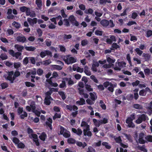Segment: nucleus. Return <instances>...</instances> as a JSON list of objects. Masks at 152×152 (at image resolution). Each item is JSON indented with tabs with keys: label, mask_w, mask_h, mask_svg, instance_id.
Masks as SVG:
<instances>
[{
	"label": "nucleus",
	"mask_w": 152,
	"mask_h": 152,
	"mask_svg": "<svg viewBox=\"0 0 152 152\" xmlns=\"http://www.w3.org/2000/svg\"><path fill=\"white\" fill-rule=\"evenodd\" d=\"M62 135L66 138H69L70 136L69 131L67 130H66V132Z\"/></svg>",
	"instance_id": "obj_29"
},
{
	"label": "nucleus",
	"mask_w": 152,
	"mask_h": 152,
	"mask_svg": "<svg viewBox=\"0 0 152 152\" xmlns=\"http://www.w3.org/2000/svg\"><path fill=\"white\" fill-rule=\"evenodd\" d=\"M52 94V92L50 90L49 91H48L45 93V97H48V98H52L51 96V95Z\"/></svg>",
	"instance_id": "obj_60"
},
{
	"label": "nucleus",
	"mask_w": 152,
	"mask_h": 152,
	"mask_svg": "<svg viewBox=\"0 0 152 152\" xmlns=\"http://www.w3.org/2000/svg\"><path fill=\"white\" fill-rule=\"evenodd\" d=\"M39 55L42 58H44L46 55L51 56H52V53L49 50H44V51H42L40 52Z\"/></svg>",
	"instance_id": "obj_6"
},
{
	"label": "nucleus",
	"mask_w": 152,
	"mask_h": 152,
	"mask_svg": "<svg viewBox=\"0 0 152 152\" xmlns=\"http://www.w3.org/2000/svg\"><path fill=\"white\" fill-rule=\"evenodd\" d=\"M86 103L89 105H92L94 103V101H93L91 99H87L86 100Z\"/></svg>",
	"instance_id": "obj_56"
},
{
	"label": "nucleus",
	"mask_w": 152,
	"mask_h": 152,
	"mask_svg": "<svg viewBox=\"0 0 152 152\" xmlns=\"http://www.w3.org/2000/svg\"><path fill=\"white\" fill-rule=\"evenodd\" d=\"M123 134L126 137V139L130 142H132V138L130 134H127L125 133H123Z\"/></svg>",
	"instance_id": "obj_18"
},
{
	"label": "nucleus",
	"mask_w": 152,
	"mask_h": 152,
	"mask_svg": "<svg viewBox=\"0 0 152 152\" xmlns=\"http://www.w3.org/2000/svg\"><path fill=\"white\" fill-rule=\"evenodd\" d=\"M100 23L103 27H106L109 24V21L106 19H103L101 21Z\"/></svg>",
	"instance_id": "obj_13"
},
{
	"label": "nucleus",
	"mask_w": 152,
	"mask_h": 152,
	"mask_svg": "<svg viewBox=\"0 0 152 152\" xmlns=\"http://www.w3.org/2000/svg\"><path fill=\"white\" fill-rule=\"evenodd\" d=\"M91 79L95 83H98V81L95 76L92 75L90 76Z\"/></svg>",
	"instance_id": "obj_54"
},
{
	"label": "nucleus",
	"mask_w": 152,
	"mask_h": 152,
	"mask_svg": "<svg viewBox=\"0 0 152 152\" xmlns=\"http://www.w3.org/2000/svg\"><path fill=\"white\" fill-rule=\"evenodd\" d=\"M142 56L145 58L146 61L149 60L151 58V55L148 53H143L142 55Z\"/></svg>",
	"instance_id": "obj_35"
},
{
	"label": "nucleus",
	"mask_w": 152,
	"mask_h": 152,
	"mask_svg": "<svg viewBox=\"0 0 152 152\" xmlns=\"http://www.w3.org/2000/svg\"><path fill=\"white\" fill-rule=\"evenodd\" d=\"M29 137L31 139L32 138L33 139V141L35 142L36 146H39V145L40 143L39 141L38 136L37 134H32L29 135Z\"/></svg>",
	"instance_id": "obj_4"
},
{
	"label": "nucleus",
	"mask_w": 152,
	"mask_h": 152,
	"mask_svg": "<svg viewBox=\"0 0 152 152\" xmlns=\"http://www.w3.org/2000/svg\"><path fill=\"white\" fill-rule=\"evenodd\" d=\"M107 61L110 64L114 63L115 61V59H112L110 57H108L107 58Z\"/></svg>",
	"instance_id": "obj_50"
},
{
	"label": "nucleus",
	"mask_w": 152,
	"mask_h": 152,
	"mask_svg": "<svg viewBox=\"0 0 152 152\" xmlns=\"http://www.w3.org/2000/svg\"><path fill=\"white\" fill-rule=\"evenodd\" d=\"M99 64L98 62H94V63L92 65V66L91 68V70L94 71L96 72L97 71L96 67H99Z\"/></svg>",
	"instance_id": "obj_12"
},
{
	"label": "nucleus",
	"mask_w": 152,
	"mask_h": 152,
	"mask_svg": "<svg viewBox=\"0 0 152 152\" xmlns=\"http://www.w3.org/2000/svg\"><path fill=\"white\" fill-rule=\"evenodd\" d=\"M135 51L137 52V54L140 56L143 53V51L140 50L139 48H137L135 49Z\"/></svg>",
	"instance_id": "obj_49"
},
{
	"label": "nucleus",
	"mask_w": 152,
	"mask_h": 152,
	"mask_svg": "<svg viewBox=\"0 0 152 152\" xmlns=\"http://www.w3.org/2000/svg\"><path fill=\"white\" fill-rule=\"evenodd\" d=\"M35 2L37 7L39 9H41L42 7V1L41 0H36Z\"/></svg>",
	"instance_id": "obj_30"
},
{
	"label": "nucleus",
	"mask_w": 152,
	"mask_h": 152,
	"mask_svg": "<svg viewBox=\"0 0 152 152\" xmlns=\"http://www.w3.org/2000/svg\"><path fill=\"white\" fill-rule=\"evenodd\" d=\"M50 100H53L52 98H48V97H45L44 100V103L47 105H49L50 103L51 102Z\"/></svg>",
	"instance_id": "obj_14"
},
{
	"label": "nucleus",
	"mask_w": 152,
	"mask_h": 152,
	"mask_svg": "<svg viewBox=\"0 0 152 152\" xmlns=\"http://www.w3.org/2000/svg\"><path fill=\"white\" fill-rule=\"evenodd\" d=\"M12 26L15 28L18 29L21 26L20 24L15 21H14L12 24Z\"/></svg>",
	"instance_id": "obj_19"
},
{
	"label": "nucleus",
	"mask_w": 152,
	"mask_h": 152,
	"mask_svg": "<svg viewBox=\"0 0 152 152\" xmlns=\"http://www.w3.org/2000/svg\"><path fill=\"white\" fill-rule=\"evenodd\" d=\"M14 74V72L13 71H11L8 72V75L6 79L9 81L11 80V78L12 77V76Z\"/></svg>",
	"instance_id": "obj_23"
},
{
	"label": "nucleus",
	"mask_w": 152,
	"mask_h": 152,
	"mask_svg": "<svg viewBox=\"0 0 152 152\" xmlns=\"http://www.w3.org/2000/svg\"><path fill=\"white\" fill-rule=\"evenodd\" d=\"M47 121H46L45 122V125L46 126L47 128L49 127L50 130H52L53 129V127L52 126V123L53 121L52 118H49L47 119Z\"/></svg>",
	"instance_id": "obj_8"
},
{
	"label": "nucleus",
	"mask_w": 152,
	"mask_h": 152,
	"mask_svg": "<svg viewBox=\"0 0 152 152\" xmlns=\"http://www.w3.org/2000/svg\"><path fill=\"white\" fill-rule=\"evenodd\" d=\"M69 19L71 23L73 25L76 26H79V23L76 20L74 15H71L69 17Z\"/></svg>",
	"instance_id": "obj_5"
},
{
	"label": "nucleus",
	"mask_w": 152,
	"mask_h": 152,
	"mask_svg": "<svg viewBox=\"0 0 152 152\" xmlns=\"http://www.w3.org/2000/svg\"><path fill=\"white\" fill-rule=\"evenodd\" d=\"M70 55L62 56L61 58L66 64H73L76 62L77 59L73 57H70Z\"/></svg>",
	"instance_id": "obj_2"
},
{
	"label": "nucleus",
	"mask_w": 152,
	"mask_h": 152,
	"mask_svg": "<svg viewBox=\"0 0 152 152\" xmlns=\"http://www.w3.org/2000/svg\"><path fill=\"white\" fill-rule=\"evenodd\" d=\"M145 139L148 141L152 142V136L151 135H147L145 137Z\"/></svg>",
	"instance_id": "obj_41"
},
{
	"label": "nucleus",
	"mask_w": 152,
	"mask_h": 152,
	"mask_svg": "<svg viewBox=\"0 0 152 152\" xmlns=\"http://www.w3.org/2000/svg\"><path fill=\"white\" fill-rule=\"evenodd\" d=\"M67 142L69 144H74L75 143L76 140L72 138H69L67 139Z\"/></svg>",
	"instance_id": "obj_28"
},
{
	"label": "nucleus",
	"mask_w": 152,
	"mask_h": 152,
	"mask_svg": "<svg viewBox=\"0 0 152 152\" xmlns=\"http://www.w3.org/2000/svg\"><path fill=\"white\" fill-rule=\"evenodd\" d=\"M60 133L61 135H62L64 133V131H66V130H67L64 127L61 126H60Z\"/></svg>",
	"instance_id": "obj_51"
},
{
	"label": "nucleus",
	"mask_w": 152,
	"mask_h": 152,
	"mask_svg": "<svg viewBox=\"0 0 152 152\" xmlns=\"http://www.w3.org/2000/svg\"><path fill=\"white\" fill-rule=\"evenodd\" d=\"M93 121L96 126L97 127L99 126V124L98 120H97L95 118H94L93 119Z\"/></svg>",
	"instance_id": "obj_44"
},
{
	"label": "nucleus",
	"mask_w": 152,
	"mask_h": 152,
	"mask_svg": "<svg viewBox=\"0 0 152 152\" xmlns=\"http://www.w3.org/2000/svg\"><path fill=\"white\" fill-rule=\"evenodd\" d=\"M53 67L54 69L58 70H61L62 68V67L61 66L56 65H53Z\"/></svg>",
	"instance_id": "obj_48"
},
{
	"label": "nucleus",
	"mask_w": 152,
	"mask_h": 152,
	"mask_svg": "<svg viewBox=\"0 0 152 152\" xmlns=\"http://www.w3.org/2000/svg\"><path fill=\"white\" fill-rule=\"evenodd\" d=\"M146 37L148 38L152 36V31L151 30H148L146 32Z\"/></svg>",
	"instance_id": "obj_40"
},
{
	"label": "nucleus",
	"mask_w": 152,
	"mask_h": 152,
	"mask_svg": "<svg viewBox=\"0 0 152 152\" xmlns=\"http://www.w3.org/2000/svg\"><path fill=\"white\" fill-rule=\"evenodd\" d=\"M80 126L82 127H84L85 128L83 130V135L84 136H87L91 137L92 135L91 132L90 131V126L85 121H82L81 122Z\"/></svg>",
	"instance_id": "obj_1"
},
{
	"label": "nucleus",
	"mask_w": 152,
	"mask_h": 152,
	"mask_svg": "<svg viewBox=\"0 0 152 152\" xmlns=\"http://www.w3.org/2000/svg\"><path fill=\"white\" fill-rule=\"evenodd\" d=\"M14 47L17 49L18 51L20 52H22V50L24 48V47L23 46L18 44H15L14 45Z\"/></svg>",
	"instance_id": "obj_15"
},
{
	"label": "nucleus",
	"mask_w": 152,
	"mask_h": 152,
	"mask_svg": "<svg viewBox=\"0 0 152 152\" xmlns=\"http://www.w3.org/2000/svg\"><path fill=\"white\" fill-rule=\"evenodd\" d=\"M103 32L102 31L96 30V31L95 34L97 36H102Z\"/></svg>",
	"instance_id": "obj_45"
},
{
	"label": "nucleus",
	"mask_w": 152,
	"mask_h": 152,
	"mask_svg": "<svg viewBox=\"0 0 152 152\" xmlns=\"http://www.w3.org/2000/svg\"><path fill=\"white\" fill-rule=\"evenodd\" d=\"M88 42L87 40H84L81 41V44L83 46H85L88 44Z\"/></svg>",
	"instance_id": "obj_63"
},
{
	"label": "nucleus",
	"mask_w": 152,
	"mask_h": 152,
	"mask_svg": "<svg viewBox=\"0 0 152 152\" xmlns=\"http://www.w3.org/2000/svg\"><path fill=\"white\" fill-rule=\"evenodd\" d=\"M74 83L73 80H72L71 77L68 78V84L69 85H72L74 84Z\"/></svg>",
	"instance_id": "obj_62"
},
{
	"label": "nucleus",
	"mask_w": 152,
	"mask_h": 152,
	"mask_svg": "<svg viewBox=\"0 0 152 152\" xmlns=\"http://www.w3.org/2000/svg\"><path fill=\"white\" fill-rule=\"evenodd\" d=\"M102 145L103 146H105L106 148L107 149H110L111 148V146L108 145V143L107 142H103L102 143Z\"/></svg>",
	"instance_id": "obj_39"
},
{
	"label": "nucleus",
	"mask_w": 152,
	"mask_h": 152,
	"mask_svg": "<svg viewBox=\"0 0 152 152\" xmlns=\"http://www.w3.org/2000/svg\"><path fill=\"white\" fill-rule=\"evenodd\" d=\"M16 40L17 42H20L22 43H24L27 41L26 37L23 36H18L16 37Z\"/></svg>",
	"instance_id": "obj_10"
},
{
	"label": "nucleus",
	"mask_w": 152,
	"mask_h": 152,
	"mask_svg": "<svg viewBox=\"0 0 152 152\" xmlns=\"http://www.w3.org/2000/svg\"><path fill=\"white\" fill-rule=\"evenodd\" d=\"M18 148H23L25 147V145L24 144L21 142H19V143L18 144Z\"/></svg>",
	"instance_id": "obj_57"
},
{
	"label": "nucleus",
	"mask_w": 152,
	"mask_h": 152,
	"mask_svg": "<svg viewBox=\"0 0 152 152\" xmlns=\"http://www.w3.org/2000/svg\"><path fill=\"white\" fill-rule=\"evenodd\" d=\"M43 64L45 66L48 65L51 63V61L50 59H48L43 61Z\"/></svg>",
	"instance_id": "obj_58"
},
{
	"label": "nucleus",
	"mask_w": 152,
	"mask_h": 152,
	"mask_svg": "<svg viewBox=\"0 0 152 152\" xmlns=\"http://www.w3.org/2000/svg\"><path fill=\"white\" fill-rule=\"evenodd\" d=\"M77 104H78L79 105H82L86 104L85 100L82 98L80 99L79 101H77L76 102Z\"/></svg>",
	"instance_id": "obj_16"
},
{
	"label": "nucleus",
	"mask_w": 152,
	"mask_h": 152,
	"mask_svg": "<svg viewBox=\"0 0 152 152\" xmlns=\"http://www.w3.org/2000/svg\"><path fill=\"white\" fill-rule=\"evenodd\" d=\"M64 25L66 26H70L69 22L68 20L67 19H64Z\"/></svg>",
	"instance_id": "obj_59"
},
{
	"label": "nucleus",
	"mask_w": 152,
	"mask_h": 152,
	"mask_svg": "<svg viewBox=\"0 0 152 152\" xmlns=\"http://www.w3.org/2000/svg\"><path fill=\"white\" fill-rule=\"evenodd\" d=\"M112 48L110 49L111 50H114L115 49H117L120 48V46L116 43H113L112 45Z\"/></svg>",
	"instance_id": "obj_24"
},
{
	"label": "nucleus",
	"mask_w": 152,
	"mask_h": 152,
	"mask_svg": "<svg viewBox=\"0 0 152 152\" xmlns=\"http://www.w3.org/2000/svg\"><path fill=\"white\" fill-rule=\"evenodd\" d=\"M134 98V96L132 94H130L127 95L126 99L128 101H131Z\"/></svg>",
	"instance_id": "obj_33"
},
{
	"label": "nucleus",
	"mask_w": 152,
	"mask_h": 152,
	"mask_svg": "<svg viewBox=\"0 0 152 152\" xmlns=\"http://www.w3.org/2000/svg\"><path fill=\"white\" fill-rule=\"evenodd\" d=\"M90 95V98L93 101H95V100L97 99V96H95V95L92 93L90 92L89 93Z\"/></svg>",
	"instance_id": "obj_31"
},
{
	"label": "nucleus",
	"mask_w": 152,
	"mask_h": 152,
	"mask_svg": "<svg viewBox=\"0 0 152 152\" xmlns=\"http://www.w3.org/2000/svg\"><path fill=\"white\" fill-rule=\"evenodd\" d=\"M93 10L91 8H89L87 10H86L85 11V13L87 14H91L93 12Z\"/></svg>",
	"instance_id": "obj_52"
},
{
	"label": "nucleus",
	"mask_w": 152,
	"mask_h": 152,
	"mask_svg": "<svg viewBox=\"0 0 152 152\" xmlns=\"http://www.w3.org/2000/svg\"><path fill=\"white\" fill-rule=\"evenodd\" d=\"M137 148L138 150H140L141 151L144 152H147V150L145 148V147L144 145H142V146H140V145H138Z\"/></svg>",
	"instance_id": "obj_20"
},
{
	"label": "nucleus",
	"mask_w": 152,
	"mask_h": 152,
	"mask_svg": "<svg viewBox=\"0 0 152 152\" xmlns=\"http://www.w3.org/2000/svg\"><path fill=\"white\" fill-rule=\"evenodd\" d=\"M118 66L121 68H122L124 66H125L126 63L124 61L118 62Z\"/></svg>",
	"instance_id": "obj_43"
},
{
	"label": "nucleus",
	"mask_w": 152,
	"mask_h": 152,
	"mask_svg": "<svg viewBox=\"0 0 152 152\" xmlns=\"http://www.w3.org/2000/svg\"><path fill=\"white\" fill-rule=\"evenodd\" d=\"M8 57L5 54L2 53L0 55V58L2 60H6L7 58Z\"/></svg>",
	"instance_id": "obj_55"
},
{
	"label": "nucleus",
	"mask_w": 152,
	"mask_h": 152,
	"mask_svg": "<svg viewBox=\"0 0 152 152\" xmlns=\"http://www.w3.org/2000/svg\"><path fill=\"white\" fill-rule=\"evenodd\" d=\"M43 70L42 69L39 68L38 69V70L37 71V74L39 76L41 75L43 73Z\"/></svg>",
	"instance_id": "obj_64"
},
{
	"label": "nucleus",
	"mask_w": 152,
	"mask_h": 152,
	"mask_svg": "<svg viewBox=\"0 0 152 152\" xmlns=\"http://www.w3.org/2000/svg\"><path fill=\"white\" fill-rule=\"evenodd\" d=\"M72 35L64 34L63 35V38L64 40H66L67 39H70L72 38Z\"/></svg>",
	"instance_id": "obj_26"
},
{
	"label": "nucleus",
	"mask_w": 152,
	"mask_h": 152,
	"mask_svg": "<svg viewBox=\"0 0 152 152\" xmlns=\"http://www.w3.org/2000/svg\"><path fill=\"white\" fill-rule=\"evenodd\" d=\"M27 21L29 23L30 25L33 26L34 24L37 23V19L36 18H34L33 19L30 18H27Z\"/></svg>",
	"instance_id": "obj_11"
},
{
	"label": "nucleus",
	"mask_w": 152,
	"mask_h": 152,
	"mask_svg": "<svg viewBox=\"0 0 152 152\" xmlns=\"http://www.w3.org/2000/svg\"><path fill=\"white\" fill-rule=\"evenodd\" d=\"M144 137L145 134L143 133H141L140 134L138 141L140 144H144L146 142V141L144 139Z\"/></svg>",
	"instance_id": "obj_9"
},
{
	"label": "nucleus",
	"mask_w": 152,
	"mask_h": 152,
	"mask_svg": "<svg viewBox=\"0 0 152 152\" xmlns=\"http://www.w3.org/2000/svg\"><path fill=\"white\" fill-rule=\"evenodd\" d=\"M25 83L26 86L27 87H34L35 86L34 84L32 83L26 81L25 82Z\"/></svg>",
	"instance_id": "obj_32"
},
{
	"label": "nucleus",
	"mask_w": 152,
	"mask_h": 152,
	"mask_svg": "<svg viewBox=\"0 0 152 152\" xmlns=\"http://www.w3.org/2000/svg\"><path fill=\"white\" fill-rule=\"evenodd\" d=\"M1 89H5L8 87V85L6 82H4L1 84Z\"/></svg>",
	"instance_id": "obj_38"
},
{
	"label": "nucleus",
	"mask_w": 152,
	"mask_h": 152,
	"mask_svg": "<svg viewBox=\"0 0 152 152\" xmlns=\"http://www.w3.org/2000/svg\"><path fill=\"white\" fill-rule=\"evenodd\" d=\"M85 88L89 92L93 91V89L92 88H91V86L90 85L86 84H85Z\"/></svg>",
	"instance_id": "obj_27"
},
{
	"label": "nucleus",
	"mask_w": 152,
	"mask_h": 152,
	"mask_svg": "<svg viewBox=\"0 0 152 152\" xmlns=\"http://www.w3.org/2000/svg\"><path fill=\"white\" fill-rule=\"evenodd\" d=\"M138 118L135 121V123L137 124H139L143 122H145L148 120V116L145 114L139 115Z\"/></svg>",
	"instance_id": "obj_3"
},
{
	"label": "nucleus",
	"mask_w": 152,
	"mask_h": 152,
	"mask_svg": "<svg viewBox=\"0 0 152 152\" xmlns=\"http://www.w3.org/2000/svg\"><path fill=\"white\" fill-rule=\"evenodd\" d=\"M133 108L137 109H142V106L139 104H134L133 105Z\"/></svg>",
	"instance_id": "obj_34"
},
{
	"label": "nucleus",
	"mask_w": 152,
	"mask_h": 152,
	"mask_svg": "<svg viewBox=\"0 0 152 152\" xmlns=\"http://www.w3.org/2000/svg\"><path fill=\"white\" fill-rule=\"evenodd\" d=\"M87 152H96V151L93 147L89 146L88 148Z\"/></svg>",
	"instance_id": "obj_46"
},
{
	"label": "nucleus",
	"mask_w": 152,
	"mask_h": 152,
	"mask_svg": "<svg viewBox=\"0 0 152 152\" xmlns=\"http://www.w3.org/2000/svg\"><path fill=\"white\" fill-rule=\"evenodd\" d=\"M113 138L117 143L120 144L121 142H122V140L120 136L117 137L114 136Z\"/></svg>",
	"instance_id": "obj_21"
},
{
	"label": "nucleus",
	"mask_w": 152,
	"mask_h": 152,
	"mask_svg": "<svg viewBox=\"0 0 152 152\" xmlns=\"http://www.w3.org/2000/svg\"><path fill=\"white\" fill-rule=\"evenodd\" d=\"M25 49L27 51H33L35 50L36 48L34 47L30 46H26L25 47Z\"/></svg>",
	"instance_id": "obj_25"
},
{
	"label": "nucleus",
	"mask_w": 152,
	"mask_h": 152,
	"mask_svg": "<svg viewBox=\"0 0 152 152\" xmlns=\"http://www.w3.org/2000/svg\"><path fill=\"white\" fill-rule=\"evenodd\" d=\"M12 141L16 144H18L20 142L19 139L16 137H14L12 139Z\"/></svg>",
	"instance_id": "obj_47"
},
{
	"label": "nucleus",
	"mask_w": 152,
	"mask_h": 152,
	"mask_svg": "<svg viewBox=\"0 0 152 152\" xmlns=\"http://www.w3.org/2000/svg\"><path fill=\"white\" fill-rule=\"evenodd\" d=\"M20 11L22 12H26V15H29L31 13L30 9L25 6L21 7L20 8Z\"/></svg>",
	"instance_id": "obj_7"
},
{
	"label": "nucleus",
	"mask_w": 152,
	"mask_h": 152,
	"mask_svg": "<svg viewBox=\"0 0 152 152\" xmlns=\"http://www.w3.org/2000/svg\"><path fill=\"white\" fill-rule=\"evenodd\" d=\"M47 137V135L44 132H42L40 136H39L40 139L44 141L45 140L46 138Z\"/></svg>",
	"instance_id": "obj_17"
},
{
	"label": "nucleus",
	"mask_w": 152,
	"mask_h": 152,
	"mask_svg": "<svg viewBox=\"0 0 152 152\" xmlns=\"http://www.w3.org/2000/svg\"><path fill=\"white\" fill-rule=\"evenodd\" d=\"M59 87L60 88H66V83L65 81H62V83L59 84Z\"/></svg>",
	"instance_id": "obj_37"
},
{
	"label": "nucleus",
	"mask_w": 152,
	"mask_h": 152,
	"mask_svg": "<svg viewBox=\"0 0 152 152\" xmlns=\"http://www.w3.org/2000/svg\"><path fill=\"white\" fill-rule=\"evenodd\" d=\"M58 94L63 100H64L66 98V97L64 92L59 91Z\"/></svg>",
	"instance_id": "obj_36"
},
{
	"label": "nucleus",
	"mask_w": 152,
	"mask_h": 152,
	"mask_svg": "<svg viewBox=\"0 0 152 152\" xmlns=\"http://www.w3.org/2000/svg\"><path fill=\"white\" fill-rule=\"evenodd\" d=\"M23 112V114H21L20 116V118L21 119H24L25 117H26L28 116V114L25 111H24Z\"/></svg>",
	"instance_id": "obj_53"
},
{
	"label": "nucleus",
	"mask_w": 152,
	"mask_h": 152,
	"mask_svg": "<svg viewBox=\"0 0 152 152\" xmlns=\"http://www.w3.org/2000/svg\"><path fill=\"white\" fill-rule=\"evenodd\" d=\"M21 63L20 62L15 63L14 66L15 68L18 69L20 66Z\"/></svg>",
	"instance_id": "obj_61"
},
{
	"label": "nucleus",
	"mask_w": 152,
	"mask_h": 152,
	"mask_svg": "<svg viewBox=\"0 0 152 152\" xmlns=\"http://www.w3.org/2000/svg\"><path fill=\"white\" fill-rule=\"evenodd\" d=\"M139 94L140 96H145L146 95V93H145L144 89H142L140 90L139 92Z\"/></svg>",
	"instance_id": "obj_42"
},
{
	"label": "nucleus",
	"mask_w": 152,
	"mask_h": 152,
	"mask_svg": "<svg viewBox=\"0 0 152 152\" xmlns=\"http://www.w3.org/2000/svg\"><path fill=\"white\" fill-rule=\"evenodd\" d=\"M88 67L87 66H86L84 67L85 73L88 76H90L91 75V72L90 71L88 70Z\"/></svg>",
	"instance_id": "obj_22"
}]
</instances>
